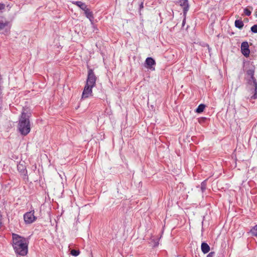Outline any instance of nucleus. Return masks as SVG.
<instances>
[{"label":"nucleus","mask_w":257,"mask_h":257,"mask_svg":"<svg viewBox=\"0 0 257 257\" xmlns=\"http://www.w3.org/2000/svg\"><path fill=\"white\" fill-rule=\"evenodd\" d=\"M31 116V113L28 108H23L19 118L18 123V130L21 135L23 136L27 135L31 131V125L30 122V117Z\"/></svg>","instance_id":"f257e3e1"},{"label":"nucleus","mask_w":257,"mask_h":257,"mask_svg":"<svg viewBox=\"0 0 257 257\" xmlns=\"http://www.w3.org/2000/svg\"><path fill=\"white\" fill-rule=\"evenodd\" d=\"M13 246L16 253L24 256L28 253L27 239L17 234L13 233Z\"/></svg>","instance_id":"f03ea898"},{"label":"nucleus","mask_w":257,"mask_h":257,"mask_svg":"<svg viewBox=\"0 0 257 257\" xmlns=\"http://www.w3.org/2000/svg\"><path fill=\"white\" fill-rule=\"evenodd\" d=\"M96 77L93 70L89 69L88 71L87 78L86 84L94 87L96 84Z\"/></svg>","instance_id":"7ed1b4c3"},{"label":"nucleus","mask_w":257,"mask_h":257,"mask_svg":"<svg viewBox=\"0 0 257 257\" xmlns=\"http://www.w3.org/2000/svg\"><path fill=\"white\" fill-rule=\"evenodd\" d=\"M36 217L34 215V210L30 212H28L24 215V220L27 224H31L33 223L36 220Z\"/></svg>","instance_id":"20e7f679"},{"label":"nucleus","mask_w":257,"mask_h":257,"mask_svg":"<svg viewBox=\"0 0 257 257\" xmlns=\"http://www.w3.org/2000/svg\"><path fill=\"white\" fill-rule=\"evenodd\" d=\"M93 86H91L90 85H87V84H85L84 86L82 94V99H86L90 96H92L93 95L92 93V88Z\"/></svg>","instance_id":"39448f33"},{"label":"nucleus","mask_w":257,"mask_h":257,"mask_svg":"<svg viewBox=\"0 0 257 257\" xmlns=\"http://www.w3.org/2000/svg\"><path fill=\"white\" fill-rule=\"evenodd\" d=\"M247 84L252 85L253 87L254 94L251 96V98L253 99L257 98V81L255 77L253 79L249 78L247 79Z\"/></svg>","instance_id":"423d86ee"},{"label":"nucleus","mask_w":257,"mask_h":257,"mask_svg":"<svg viewBox=\"0 0 257 257\" xmlns=\"http://www.w3.org/2000/svg\"><path fill=\"white\" fill-rule=\"evenodd\" d=\"M156 65L155 60L152 57H148L145 62V66L148 69L152 70H155L154 66Z\"/></svg>","instance_id":"0eeeda50"},{"label":"nucleus","mask_w":257,"mask_h":257,"mask_svg":"<svg viewBox=\"0 0 257 257\" xmlns=\"http://www.w3.org/2000/svg\"><path fill=\"white\" fill-rule=\"evenodd\" d=\"M241 50L242 54L245 56L248 57L250 53L249 49L248 44L247 42H243L241 45Z\"/></svg>","instance_id":"6e6552de"},{"label":"nucleus","mask_w":257,"mask_h":257,"mask_svg":"<svg viewBox=\"0 0 257 257\" xmlns=\"http://www.w3.org/2000/svg\"><path fill=\"white\" fill-rule=\"evenodd\" d=\"M18 170L21 174L23 176L24 179H28L27 171L25 165L20 163L18 165Z\"/></svg>","instance_id":"1a4fd4ad"},{"label":"nucleus","mask_w":257,"mask_h":257,"mask_svg":"<svg viewBox=\"0 0 257 257\" xmlns=\"http://www.w3.org/2000/svg\"><path fill=\"white\" fill-rule=\"evenodd\" d=\"M179 4L183 9V15L185 16L189 8L188 1V0H179Z\"/></svg>","instance_id":"9d476101"},{"label":"nucleus","mask_w":257,"mask_h":257,"mask_svg":"<svg viewBox=\"0 0 257 257\" xmlns=\"http://www.w3.org/2000/svg\"><path fill=\"white\" fill-rule=\"evenodd\" d=\"M11 28V24L10 22L8 21H0V30L5 29L6 31L8 32Z\"/></svg>","instance_id":"9b49d317"},{"label":"nucleus","mask_w":257,"mask_h":257,"mask_svg":"<svg viewBox=\"0 0 257 257\" xmlns=\"http://www.w3.org/2000/svg\"><path fill=\"white\" fill-rule=\"evenodd\" d=\"M254 71L255 67L253 65H251L249 67L248 69L246 70V74L248 77H251V78L252 79H253Z\"/></svg>","instance_id":"f8f14e48"},{"label":"nucleus","mask_w":257,"mask_h":257,"mask_svg":"<svg viewBox=\"0 0 257 257\" xmlns=\"http://www.w3.org/2000/svg\"><path fill=\"white\" fill-rule=\"evenodd\" d=\"M201 250L204 253H208L210 250V246L206 242H202L201 246Z\"/></svg>","instance_id":"ddd939ff"},{"label":"nucleus","mask_w":257,"mask_h":257,"mask_svg":"<svg viewBox=\"0 0 257 257\" xmlns=\"http://www.w3.org/2000/svg\"><path fill=\"white\" fill-rule=\"evenodd\" d=\"M84 11L86 17L89 19L90 21H92L93 19L92 12L87 8Z\"/></svg>","instance_id":"4468645a"},{"label":"nucleus","mask_w":257,"mask_h":257,"mask_svg":"<svg viewBox=\"0 0 257 257\" xmlns=\"http://www.w3.org/2000/svg\"><path fill=\"white\" fill-rule=\"evenodd\" d=\"M76 6L80 8L83 11H84L87 8L86 4L80 1H77L73 3Z\"/></svg>","instance_id":"2eb2a0df"},{"label":"nucleus","mask_w":257,"mask_h":257,"mask_svg":"<svg viewBox=\"0 0 257 257\" xmlns=\"http://www.w3.org/2000/svg\"><path fill=\"white\" fill-rule=\"evenodd\" d=\"M234 24L235 26L239 29H241L244 26V24L241 20H235Z\"/></svg>","instance_id":"dca6fc26"},{"label":"nucleus","mask_w":257,"mask_h":257,"mask_svg":"<svg viewBox=\"0 0 257 257\" xmlns=\"http://www.w3.org/2000/svg\"><path fill=\"white\" fill-rule=\"evenodd\" d=\"M205 107V105L203 104H200L199 105L198 107L196 108L195 111L197 113H200L203 111L204 108Z\"/></svg>","instance_id":"f3484780"},{"label":"nucleus","mask_w":257,"mask_h":257,"mask_svg":"<svg viewBox=\"0 0 257 257\" xmlns=\"http://www.w3.org/2000/svg\"><path fill=\"white\" fill-rule=\"evenodd\" d=\"M250 232L253 235L257 236V224L250 230Z\"/></svg>","instance_id":"a211bd4d"},{"label":"nucleus","mask_w":257,"mask_h":257,"mask_svg":"<svg viewBox=\"0 0 257 257\" xmlns=\"http://www.w3.org/2000/svg\"><path fill=\"white\" fill-rule=\"evenodd\" d=\"M80 253V251L79 250L72 249L71 250V254L73 256H76L78 255Z\"/></svg>","instance_id":"6ab92c4d"},{"label":"nucleus","mask_w":257,"mask_h":257,"mask_svg":"<svg viewBox=\"0 0 257 257\" xmlns=\"http://www.w3.org/2000/svg\"><path fill=\"white\" fill-rule=\"evenodd\" d=\"M251 31L252 33H257V24L254 25L251 27Z\"/></svg>","instance_id":"aec40b11"},{"label":"nucleus","mask_w":257,"mask_h":257,"mask_svg":"<svg viewBox=\"0 0 257 257\" xmlns=\"http://www.w3.org/2000/svg\"><path fill=\"white\" fill-rule=\"evenodd\" d=\"M244 13L246 16H249L251 15V11L247 8L244 9Z\"/></svg>","instance_id":"412c9836"},{"label":"nucleus","mask_w":257,"mask_h":257,"mask_svg":"<svg viewBox=\"0 0 257 257\" xmlns=\"http://www.w3.org/2000/svg\"><path fill=\"white\" fill-rule=\"evenodd\" d=\"M206 183L205 181H203L201 184V189L202 192H203L206 189Z\"/></svg>","instance_id":"4be33fe9"},{"label":"nucleus","mask_w":257,"mask_h":257,"mask_svg":"<svg viewBox=\"0 0 257 257\" xmlns=\"http://www.w3.org/2000/svg\"><path fill=\"white\" fill-rule=\"evenodd\" d=\"M215 252H210L209 253V254L207 255V257H213L214 255Z\"/></svg>","instance_id":"5701e85b"},{"label":"nucleus","mask_w":257,"mask_h":257,"mask_svg":"<svg viewBox=\"0 0 257 257\" xmlns=\"http://www.w3.org/2000/svg\"><path fill=\"white\" fill-rule=\"evenodd\" d=\"M5 8V5L0 3V10H2Z\"/></svg>","instance_id":"b1692460"},{"label":"nucleus","mask_w":257,"mask_h":257,"mask_svg":"<svg viewBox=\"0 0 257 257\" xmlns=\"http://www.w3.org/2000/svg\"><path fill=\"white\" fill-rule=\"evenodd\" d=\"M143 8H144L143 3H142L141 4V5H140V9H143Z\"/></svg>","instance_id":"393cba45"},{"label":"nucleus","mask_w":257,"mask_h":257,"mask_svg":"<svg viewBox=\"0 0 257 257\" xmlns=\"http://www.w3.org/2000/svg\"><path fill=\"white\" fill-rule=\"evenodd\" d=\"M186 17V16H185V17ZM185 18L184 19L183 21V22H182V25L184 26L185 25Z\"/></svg>","instance_id":"a878e982"},{"label":"nucleus","mask_w":257,"mask_h":257,"mask_svg":"<svg viewBox=\"0 0 257 257\" xmlns=\"http://www.w3.org/2000/svg\"><path fill=\"white\" fill-rule=\"evenodd\" d=\"M2 80V77L1 75L0 74V81Z\"/></svg>","instance_id":"bb28decb"}]
</instances>
